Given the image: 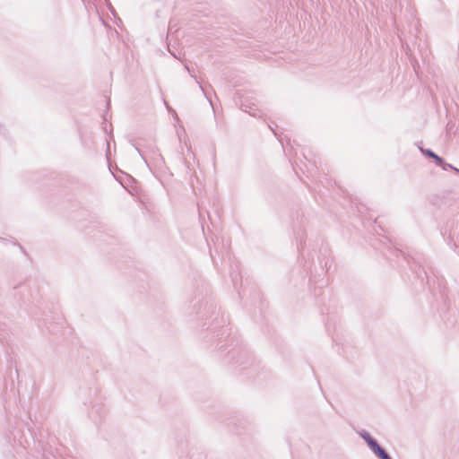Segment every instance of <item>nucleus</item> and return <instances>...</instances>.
Instances as JSON below:
<instances>
[{"label": "nucleus", "mask_w": 459, "mask_h": 459, "mask_svg": "<svg viewBox=\"0 0 459 459\" xmlns=\"http://www.w3.org/2000/svg\"><path fill=\"white\" fill-rule=\"evenodd\" d=\"M197 314L205 320L212 318L208 329L212 332V338H216L220 355L227 363L241 369L253 365L255 359L251 351L237 335H232L231 328L226 325L227 319L223 314L220 315V309L213 301L201 304Z\"/></svg>", "instance_id": "1"}, {"label": "nucleus", "mask_w": 459, "mask_h": 459, "mask_svg": "<svg viewBox=\"0 0 459 459\" xmlns=\"http://www.w3.org/2000/svg\"><path fill=\"white\" fill-rule=\"evenodd\" d=\"M377 244L373 243L372 246L380 250V252L388 259L390 262L394 261V258H399L400 256L405 260L412 270L415 271L417 277L421 281L424 280L423 276L427 280V284L429 289H435L437 287L441 297L444 299L447 298V286L446 281L443 275L439 273L437 270L427 264L425 258L422 261H416L414 257L406 255L402 250L394 247L391 244L390 239L387 237L383 236L377 239Z\"/></svg>", "instance_id": "2"}, {"label": "nucleus", "mask_w": 459, "mask_h": 459, "mask_svg": "<svg viewBox=\"0 0 459 459\" xmlns=\"http://www.w3.org/2000/svg\"><path fill=\"white\" fill-rule=\"evenodd\" d=\"M88 414L96 423L106 417L107 410L100 398H96L94 402H91Z\"/></svg>", "instance_id": "3"}, {"label": "nucleus", "mask_w": 459, "mask_h": 459, "mask_svg": "<svg viewBox=\"0 0 459 459\" xmlns=\"http://www.w3.org/2000/svg\"><path fill=\"white\" fill-rule=\"evenodd\" d=\"M303 217L304 216L301 215V221L299 222V224L294 223L293 225L294 235L297 241V247L299 251L303 250L306 245V241L304 239L306 236V230L302 223Z\"/></svg>", "instance_id": "4"}, {"label": "nucleus", "mask_w": 459, "mask_h": 459, "mask_svg": "<svg viewBox=\"0 0 459 459\" xmlns=\"http://www.w3.org/2000/svg\"><path fill=\"white\" fill-rule=\"evenodd\" d=\"M328 254L327 247H324V249H320V255H317L316 260L319 264L320 269L324 272L325 270L328 271V261L329 259L326 257Z\"/></svg>", "instance_id": "5"}, {"label": "nucleus", "mask_w": 459, "mask_h": 459, "mask_svg": "<svg viewBox=\"0 0 459 459\" xmlns=\"http://www.w3.org/2000/svg\"><path fill=\"white\" fill-rule=\"evenodd\" d=\"M433 161L437 166L440 167L443 170H447L448 167H451V164L447 163L444 158L437 154H436L435 157L433 158Z\"/></svg>", "instance_id": "6"}, {"label": "nucleus", "mask_w": 459, "mask_h": 459, "mask_svg": "<svg viewBox=\"0 0 459 459\" xmlns=\"http://www.w3.org/2000/svg\"><path fill=\"white\" fill-rule=\"evenodd\" d=\"M231 279L232 283L235 289H238V281H241V275L240 273L238 271V267L236 268V271L231 272Z\"/></svg>", "instance_id": "7"}, {"label": "nucleus", "mask_w": 459, "mask_h": 459, "mask_svg": "<svg viewBox=\"0 0 459 459\" xmlns=\"http://www.w3.org/2000/svg\"><path fill=\"white\" fill-rule=\"evenodd\" d=\"M373 453L379 459H385L389 455L381 446H379Z\"/></svg>", "instance_id": "8"}, {"label": "nucleus", "mask_w": 459, "mask_h": 459, "mask_svg": "<svg viewBox=\"0 0 459 459\" xmlns=\"http://www.w3.org/2000/svg\"><path fill=\"white\" fill-rule=\"evenodd\" d=\"M186 69H187V71L189 72L190 75H191V76L195 80L196 83H198V85H199V87H200L201 91H203V93L204 94V96H205L209 100H210V97L208 96V93H207V91H206V89H205V88L201 84V82L198 81L197 77H196L195 74H191V71H190V69H189L188 65H186ZM210 102L212 103V101H210Z\"/></svg>", "instance_id": "9"}, {"label": "nucleus", "mask_w": 459, "mask_h": 459, "mask_svg": "<svg viewBox=\"0 0 459 459\" xmlns=\"http://www.w3.org/2000/svg\"><path fill=\"white\" fill-rule=\"evenodd\" d=\"M366 444L372 452H374L380 446L377 439H375L373 437H370V438L366 441Z\"/></svg>", "instance_id": "10"}, {"label": "nucleus", "mask_w": 459, "mask_h": 459, "mask_svg": "<svg viewBox=\"0 0 459 459\" xmlns=\"http://www.w3.org/2000/svg\"><path fill=\"white\" fill-rule=\"evenodd\" d=\"M366 444L372 452H374L380 446L377 439H375L373 437H370V438L366 441Z\"/></svg>", "instance_id": "11"}, {"label": "nucleus", "mask_w": 459, "mask_h": 459, "mask_svg": "<svg viewBox=\"0 0 459 459\" xmlns=\"http://www.w3.org/2000/svg\"><path fill=\"white\" fill-rule=\"evenodd\" d=\"M420 152L425 155L427 158H429V159H432L435 157V155L437 154L436 152H434L431 149H424V148H420Z\"/></svg>", "instance_id": "12"}, {"label": "nucleus", "mask_w": 459, "mask_h": 459, "mask_svg": "<svg viewBox=\"0 0 459 459\" xmlns=\"http://www.w3.org/2000/svg\"><path fill=\"white\" fill-rule=\"evenodd\" d=\"M359 434L365 442L368 441L370 438V437H372L370 433L365 429H362Z\"/></svg>", "instance_id": "13"}, {"label": "nucleus", "mask_w": 459, "mask_h": 459, "mask_svg": "<svg viewBox=\"0 0 459 459\" xmlns=\"http://www.w3.org/2000/svg\"><path fill=\"white\" fill-rule=\"evenodd\" d=\"M316 255L315 250L309 251L308 259L310 260L311 265H316L315 255Z\"/></svg>", "instance_id": "14"}, {"label": "nucleus", "mask_w": 459, "mask_h": 459, "mask_svg": "<svg viewBox=\"0 0 459 459\" xmlns=\"http://www.w3.org/2000/svg\"><path fill=\"white\" fill-rule=\"evenodd\" d=\"M135 149L139 152V154L142 156V158L145 160V162H147L145 152L143 150H141L139 147H136Z\"/></svg>", "instance_id": "15"}, {"label": "nucleus", "mask_w": 459, "mask_h": 459, "mask_svg": "<svg viewBox=\"0 0 459 459\" xmlns=\"http://www.w3.org/2000/svg\"><path fill=\"white\" fill-rule=\"evenodd\" d=\"M5 131V127L3 125H0V134H4Z\"/></svg>", "instance_id": "16"}, {"label": "nucleus", "mask_w": 459, "mask_h": 459, "mask_svg": "<svg viewBox=\"0 0 459 459\" xmlns=\"http://www.w3.org/2000/svg\"><path fill=\"white\" fill-rule=\"evenodd\" d=\"M448 169L454 170V171H455V173L459 174V169L457 168L454 167L452 164H451V167H448Z\"/></svg>", "instance_id": "17"}, {"label": "nucleus", "mask_w": 459, "mask_h": 459, "mask_svg": "<svg viewBox=\"0 0 459 459\" xmlns=\"http://www.w3.org/2000/svg\"><path fill=\"white\" fill-rule=\"evenodd\" d=\"M108 9H109V11L111 12V13H112L113 15H115V9H114V7L112 6V4H110V5H108Z\"/></svg>", "instance_id": "18"}, {"label": "nucleus", "mask_w": 459, "mask_h": 459, "mask_svg": "<svg viewBox=\"0 0 459 459\" xmlns=\"http://www.w3.org/2000/svg\"><path fill=\"white\" fill-rule=\"evenodd\" d=\"M268 126H269V128L273 132V134H274L275 135H277V133H276V131H275L274 126H273V125H269Z\"/></svg>", "instance_id": "19"}, {"label": "nucleus", "mask_w": 459, "mask_h": 459, "mask_svg": "<svg viewBox=\"0 0 459 459\" xmlns=\"http://www.w3.org/2000/svg\"><path fill=\"white\" fill-rule=\"evenodd\" d=\"M453 246H454V249H455V250H456V249L458 248V251H457V252H458V255H459V243H458V244H456V243L455 242Z\"/></svg>", "instance_id": "20"}, {"label": "nucleus", "mask_w": 459, "mask_h": 459, "mask_svg": "<svg viewBox=\"0 0 459 459\" xmlns=\"http://www.w3.org/2000/svg\"><path fill=\"white\" fill-rule=\"evenodd\" d=\"M246 112H248L251 116L256 117L257 115L255 112H252L251 110L244 109Z\"/></svg>", "instance_id": "21"}, {"label": "nucleus", "mask_w": 459, "mask_h": 459, "mask_svg": "<svg viewBox=\"0 0 459 459\" xmlns=\"http://www.w3.org/2000/svg\"><path fill=\"white\" fill-rule=\"evenodd\" d=\"M168 110H169V112H172L173 114H175V115L177 116V114H176L175 110H173L171 108L168 107Z\"/></svg>", "instance_id": "22"}, {"label": "nucleus", "mask_w": 459, "mask_h": 459, "mask_svg": "<svg viewBox=\"0 0 459 459\" xmlns=\"http://www.w3.org/2000/svg\"><path fill=\"white\" fill-rule=\"evenodd\" d=\"M105 2L107 3V4H108V5H110V4H111V3L109 2V0H105Z\"/></svg>", "instance_id": "23"}, {"label": "nucleus", "mask_w": 459, "mask_h": 459, "mask_svg": "<svg viewBox=\"0 0 459 459\" xmlns=\"http://www.w3.org/2000/svg\"><path fill=\"white\" fill-rule=\"evenodd\" d=\"M309 281H315V280L313 279L312 275L310 276Z\"/></svg>", "instance_id": "24"}, {"label": "nucleus", "mask_w": 459, "mask_h": 459, "mask_svg": "<svg viewBox=\"0 0 459 459\" xmlns=\"http://www.w3.org/2000/svg\"><path fill=\"white\" fill-rule=\"evenodd\" d=\"M159 159L160 160V161H163V158L159 154Z\"/></svg>", "instance_id": "25"}, {"label": "nucleus", "mask_w": 459, "mask_h": 459, "mask_svg": "<svg viewBox=\"0 0 459 459\" xmlns=\"http://www.w3.org/2000/svg\"><path fill=\"white\" fill-rule=\"evenodd\" d=\"M0 240L2 241V240H4V238L0 237Z\"/></svg>", "instance_id": "26"}]
</instances>
